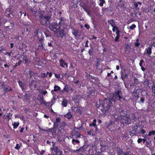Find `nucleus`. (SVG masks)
Segmentation results:
<instances>
[{"instance_id": "1", "label": "nucleus", "mask_w": 155, "mask_h": 155, "mask_svg": "<svg viewBox=\"0 0 155 155\" xmlns=\"http://www.w3.org/2000/svg\"><path fill=\"white\" fill-rule=\"evenodd\" d=\"M121 97V92L117 91V92H115L113 94V96L110 97L109 99H105L104 101V104H100L99 106L103 107L105 109V111H107L110 109L112 102H114L116 99L118 98L119 99H120Z\"/></svg>"}, {"instance_id": "2", "label": "nucleus", "mask_w": 155, "mask_h": 155, "mask_svg": "<svg viewBox=\"0 0 155 155\" xmlns=\"http://www.w3.org/2000/svg\"><path fill=\"white\" fill-rule=\"evenodd\" d=\"M122 114H121L120 117L116 118L115 116V118L117 120H120V122L122 124H130L131 121V119L129 118V115L127 113L125 114L124 111L123 110Z\"/></svg>"}, {"instance_id": "3", "label": "nucleus", "mask_w": 155, "mask_h": 155, "mask_svg": "<svg viewBox=\"0 0 155 155\" xmlns=\"http://www.w3.org/2000/svg\"><path fill=\"white\" fill-rule=\"evenodd\" d=\"M49 28L51 31H53L57 34V35H60L62 36L63 35V30L60 31L59 29L60 26L54 24L51 25Z\"/></svg>"}, {"instance_id": "4", "label": "nucleus", "mask_w": 155, "mask_h": 155, "mask_svg": "<svg viewBox=\"0 0 155 155\" xmlns=\"http://www.w3.org/2000/svg\"><path fill=\"white\" fill-rule=\"evenodd\" d=\"M52 150L55 152L54 154L55 155H61L62 154V151L59 150L57 147H53Z\"/></svg>"}, {"instance_id": "5", "label": "nucleus", "mask_w": 155, "mask_h": 155, "mask_svg": "<svg viewBox=\"0 0 155 155\" xmlns=\"http://www.w3.org/2000/svg\"><path fill=\"white\" fill-rule=\"evenodd\" d=\"M50 17L48 16H41V25H44L47 24L48 20L49 19Z\"/></svg>"}, {"instance_id": "6", "label": "nucleus", "mask_w": 155, "mask_h": 155, "mask_svg": "<svg viewBox=\"0 0 155 155\" xmlns=\"http://www.w3.org/2000/svg\"><path fill=\"white\" fill-rule=\"evenodd\" d=\"M59 62L61 66L63 67L64 68H68V65L67 63L65 62L62 59H60L59 60Z\"/></svg>"}, {"instance_id": "7", "label": "nucleus", "mask_w": 155, "mask_h": 155, "mask_svg": "<svg viewBox=\"0 0 155 155\" xmlns=\"http://www.w3.org/2000/svg\"><path fill=\"white\" fill-rule=\"evenodd\" d=\"M151 49L152 47H149L146 48L145 51V53H147L149 57H150V55L152 53Z\"/></svg>"}, {"instance_id": "8", "label": "nucleus", "mask_w": 155, "mask_h": 155, "mask_svg": "<svg viewBox=\"0 0 155 155\" xmlns=\"http://www.w3.org/2000/svg\"><path fill=\"white\" fill-rule=\"evenodd\" d=\"M18 83L20 86L22 88V90H25L26 86L25 83L21 82L20 81H19Z\"/></svg>"}, {"instance_id": "9", "label": "nucleus", "mask_w": 155, "mask_h": 155, "mask_svg": "<svg viewBox=\"0 0 155 155\" xmlns=\"http://www.w3.org/2000/svg\"><path fill=\"white\" fill-rule=\"evenodd\" d=\"M113 124V122L111 121L110 122V124H108L107 122H106L105 125L107 126V127L110 129V128H111L112 127H111V126H112Z\"/></svg>"}, {"instance_id": "10", "label": "nucleus", "mask_w": 155, "mask_h": 155, "mask_svg": "<svg viewBox=\"0 0 155 155\" xmlns=\"http://www.w3.org/2000/svg\"><path fill=\"white\" fill-rule=\"evenodd\" d=\"M60 119L59 117L57 118L56 121L54 122V125L56 126H58L60 123Z\"/></svg>"}, {"instance_id": "11", "label": "nucleus", "mask_w": 155, "mask_h": 155, "mask_svg": "<svg viewBox=\"0 0 155 155\" xmlns=\"http://www.w3.org/2000/svg\"><path fill=\"white\" fill-rule=\"evenodd\" d=\"M5 92H7L11 91L12 90L11 88L9 86H6L3 88Z\"/></svg>"}, {"instance_id": "12", "label": "nucleus", "mask_w": 155, "mask_h": 155, "mask_svg": "<svg viewBox=\"0 0 155 155\" xmlns=\"http://www.w3.org/2000/svg\"><path fill=\"white\" fill-rule=\"evenodd\" d=\"M64 117L69 119L71 118L72 115L70 112H68L64 115Z\"/></svg>"}, {"instance_id": "13", "label": "nucleus", "mask_w": 155, "mask_h": 155, "mask_svg": "<svg viewBox=\"0 0 155 155\" xmlns=\"http://www.w3.org/2000/svg\"><path fill=\"white\" fill-rule=\"evenodd\" d=\"M19 123L18 122H14L12 124L14 128H16L19 125Z\"/></svg>"}, {"instance_id": "14", "label": "nucleus", "mask_w": 155, "mask_h": 155, "mask_svg": "<svg viewBox=\"0 0 155 155\" xmlns=\"http://www.w3.org/2000/svg\"><path fill=\"white\" fill-rule=\"evenodd\" d=\"M54 91H58L59 90L60 88V87L59 86L56 85H55L54 86Z\"/></svg>"}, {"instance_id": "15", "label": "nucleus", "mask_w": 155, "mask_h": 155, "mask_svg": "<svg viewBox=\"0 0 155 155\" xmlns=\"http://www.w3.org/2000/svg\"><path fill=\"white\" fill-rule=\"evenodd\" d=\"M109 23L110 24L112 27H113L114 25V20H111L108 21Z\"/></svg>"}, {"instance_id": "16", "label": "nucleus", "mask_w": 155, "mask_h": 155, "mask_svg": "<svg viewBox=\"0 0 155 155\" xmlns=\"http://www.w3.org/2000/svg\"><path fill=\"white\" fill-rule=\"evenodd\" d=\"M140 44L139 43V40L137 39L136 40V42L135 43V46L136 47H138L139 46Z\"/></svg>"}, {"instance_id": "17", "label": "nucleus", "mask_w": 155, "mask_h": 155, "mask_svg": "<svg viewBox=\"0 0 155 155\" xmlns=\"http://www.w3.org/2000/svg\"><path fill=\"white\" fill-rule=\"evenodd\" d=\"M100 3L99 4V5L101 7H102L104 3L105 2V1L104 0H99Z\"/></svg>"}, {"instance_id": "18", "label": "nucleus", "mask_w": 155, "mask_h": 155, "mask_svg": "<svg viewBox=\"0 0 155 155\" xmlns=\"http://www.w3.org/2000/svg\"><path fill=\"white\" fill-rule=\"evenodd\" d=\"M151 45L154 47L155 46V38H154L151 41Z\"/></svg>"}, {"instance_id": "19", "label": "nucleus", "mask_w": 155, "mask_h": 155, "mask_svg": "<svg viewBox=\"0 0 155 155\" xmlns=\"http://www.w3.org/2000/svg\"><path fill=\"white\" fill-rule=\"evenodd\" d=\"M96 119L94 120L93 121V122L92 124H91L90 125L91 126L92 125L93 126H95L96 125Z\"/></svg>"}, {"instance_id": "20", "label": "nucleus", "mask_w": 155, "mask_h": 155, "mask_svg": "<svg viewBox=\"0 0 155 155\" xmlns=\"http://www.w3.org/2000/svg\"><path fill=\"white\" fill-rule=\"evenodd\" d=\"M72 143L74 144L75 145V143H79V142L78 140L73 139L72 140Z\"/></svg>"}, {"instance_id": "21", "label": "nucleus", "mask_w": 155, "mask_h": 155, "mask_svg": "<svg viewBox=\"0 0 155 155\" xmlns=\"http://www.w3.org/2000/svg\"><path fill=\"white\" fill-rule=\"evenodd\" d=\"M62 104L64 107H66L67 105V101H63L62 102Z\"/></svg>"}, {"instance_id": "22", "label": "nucleus", "mask_w": 155, "mask_h": 155, "mask_svg": "<svg viewBox=\"0 0 155 155\" xmlns=\"http://www.w3.org/2000/svg\"><path fill=\"white\" fill-rule=\"evenodd\" d=\"M72 33L73 35H74L75 37H76L78 36V32L75 30H74L73 31V32H72Z\"/></svg>"}, {"instance_id": "23", "label": "nucleus", "mask_w": 155, "mask_h": 155, "mask_svg": "<svg viewBox=\"0 0 155 155\" xmlns=\"http://www.w3.org/2000/svg\"><path fill=\"white\" fill-rule=\"evenodd\" d=\"M112 29V31L113 32L116 31L118 30V28L117 27L114 26Z\"/></svg>"}, {"instance_id": "24", "label": "nucleus", "mask_w": 155, "mask_h": 155, "mask_svg": "<svg viewBox=\"0 0 155 155\" xmlns=\"http://www.w3.org/2000/svg\"><path fill=\"white\" fill-rule=\"evenodd\" d=\"M39 31V30H36L35 31H34V33H35V34L34 35V36H36L38 35V32Z\"/></svg>"}, {"instance_id": "25", "label": "nucleus", "mask_w": 155, "mask_h": 155, "mask_svg": "<svg viewBox=\"0 0 155 155\" xmlns=\"http://www.w3.org/2000/svg\"><path fill=\"white\" fill-rule=\"evenodd\" d=\"M120 36L117 35V36L115 37V39H114L115 41H118Z\"/></svg>"}, {"instance_id": "26", "label": "nucleus", "mask_w": 155, "mask_h": 155, "mask_svg": "<svg viewBox=\"0 0 155 155\" xmlns=\"http://www.w3.org/2000/svg\"><path fill=\"white\" fill-rule=\"evenodd\" d=\"M136 27V26L134 24H133L132 25L130 26V28L131 29H134Z\"/></svg>"}, {"instance_id": "27", "label": "nucleus", "mask_w": 155, "mask_h": 155, "mask_svg": "<svg viewBox=\"0 0 155 155\" xmlns=\"http://www.w3.org/2000/svg\"><path fill=\"white\" fill-rule=\"evenodd\" d=\"M55 76L57 78H60L61 75L60 74H54Z\"/></svg>"}, {"instance_id": "28", "label": "nucleus", "mask_w": 155, "mask_h": 155, "mask_svg": "<svg viewBox=\"0 0 155 155\" xmlns=\"http://www.w3.org/2000/svg\"><path fill=\"white\" fill-rule=\"evenodd\" d=\"M20 148V146H19V145L18 144H17L16 146L15 147V148L16 149L19 150Z\"/></svg>"}, {"instance_id": "29", "label": "nucleus", "mask_w": 155, "mask_h": 155, "mask_svg": "<svg viewBox=\"0 0 155 155\" xmlns=\"http://www.w3.org/2000/svg\"><path fill=\"white\" fill-rule=\"evenodd\" d=\"M41 76L42 78L46 77H47V75L45 73H42L41 74Z\"/></svg>"}, {"instance_id": "30", "label": "nucleus", "mask_w": 155, "mask_h": 155, "mask_svg": "<svg viewBox=\"0 0 155 155\" xmlns=\"http://www.w3.org/2000/svg\"><path fill=\"white\" fill-rule=\"evenodd\" d=\"M120 32V31L119 30H117L116 31V33L117 34V36H120L119 33Z\"/></svg>"}, {"instance_id": "31", "label": "nucleus", "mask_w": 155, "mask_h": 155, "mask_svg": "<svg viewBox=\"0 0 155 155\" xmlns=\"http://www.w3.org/2000/svg\"><path fill=\"white\" fill-rule=\"evenodd\" d=\"M143 62H144V61L143 60H140V63H139L140 65V66H142V64H143Z\"/></svg>"}, {"instance_id": "32", "label": "nucleus", "mask_w": 155, "mask_h": 155, "mask_svg": "<svg viewBox=\"0 0 155 155\" xmlns=\"http://www.w3.org/2000/svg\"><path fill=\"white\" fill-rule=\"evenodd\" d=\"M142 141V139L140 138H139L137 140V142L138 143H141V142Z\"/></svg>"}, {"instance_id": "33", "label": "nucleus", "mask_w": 155, "mask_h": 155, "mask_svg": "<svg viewBox=\"0 0 155 155\" xmlns=\"http://www.w3.org/2000/svg\"><path fill=\"white\" fill-rule=\"evenodd\" d=\"M84 27L87 29H89L90 28L89 25L87 24L84 25Z\"/></svg>"}, {"instance_id": "34", "label": "nucleus", "mask_w": 155, "mask_h": 155, "mask_svg": "<svg viewBox=\"0 0 155 155\" xmlns=\"http://www.w3.org/2000/svg\"><path fill=\"white\" fill-rule=\"evenodd\" d=\"M134 6L137 9H138L139 8H137L138 7V4L137 3H135L134 4Z\"/></svg>"}, {"instance_id": "35", "label": "nucleus", "mask_w": 155, "mask_h": 155, "mask_svg": "<svg viewBox=\"0 0 155 155\" xmlns=\"http://www.w3.org/2000/svg\"><path fill=\"white\" fill-rule=\"evenodd\" d=\"M88 41H86V43H85V47H88Z\"/></svg>"}, {"instance_id": "36", "label": "nucleus", "mask_w": 155, "mask_h": 155, "mask_svg": "<svg viewBox=\"0 0 155 155\" xmlns=\"http://www.w3.org/2000/svg\"><path fill=\"white\" fill-rule=\"evenodd\" d=\"M11 53H8V52H6V53L5 54H7L8 55V56H10L11 55V53Z\"/></svg>"}, {"instance_id": "37", "label": "nucleus", "mask_w": 155, "mask_h": 155, "mask_svg": "<svg viewBox=\"0 0 155 155\" xmlns=\"http://www.w3.org/2000/svg\"><path fill=\"white\" fill-rule=\"evenodd\" d=\"M152 91L154 93H155V86L154 87H152Z\"/></svg>"}, {"instance_id": "38", "label": "nucleus", "mask_w": 155, "mask_h": 155, "mask_svg": "<svg viewBox=\"0 0 155 155\" xmlns=\"http://www.w3.org/2000/svg\"><path fill=\"white\" fill-rule=\"evenodd\" d=\"M141 133L143 134H144L145 133V131L143 129H142L141 130Z\"/></svg>"}, {"instance_id": "39", "label": "nucleus", "mask_w": 155, "mask_h": 155, "mask_svg": "<svg viewBox=\"0 0 155 155\" xmlns=\"http://www.w3.org/2000/svg\"><path fill=\"white\" fill-rule=\"evenodd\" d=\"M63 90L67 92H68V90L67 88H66L65 86V87L63 89Z\"/></svg>"}, {"instance_id": "40", "label": "nucleus", "mask_w": 155, "mask_h": 155, "mask_svg": "<svg viewBox=\"0 0 155 155\" xmlns=\"http://www.w3.org/2000/svg\"><path fill=\"white\" fill-rule=\"evenodd\" d=\"M45 152V151L44 150H42L41 152H40V154H41V155H42L43 154V153H44Z\"/></svg>"}, {"instance_id": "41", "label": "nucleus", "mask_w": 155, "mask_h": 155, "mask_svg": "<svg viewBox=\"0 0 155 155\" xmlns=\"http://www.w3.org/2000/svg\"><path fill=\"white\" fill-rule=\"evenodd\" d=\"M7 20L6 19H5L3 20V22L4 23H5L7 22Z\"/></svg>"}, {"instance_id": "42", "label": "nucleus", "mask_w": 155, "mask_h": 155, "mask_svg": "<svg viewBox=\"0 0 155 155\" xmlns=\"http://www.w3.org/2000/svg\"><path fill=\"white\" fill-rule=\"evenodd\" d=\"M47 92L46 91H44L43 92V94L44 95H45V94H46L47 93Z\"/></svg>"}, {"instance_id": "43", "label": "nucleus", "mask_w": 155, "mask_h": 155, "mask_svg": "<svg viewBox=\"0 0 155 155\" xmlns=\"http://www.w3.org/2000/svg\"><path fill=\"white\" fill-rule=\"evenodd\" d=\"M140 101L142 102L143 103V101H144V98H141L140 100Z\"/></svg>"}, {"instance_id": "44", "label": "nucleus", "mask_w": 155, "mask_h": 155, "mask_svg": "<svg viewBox=\"0 0 155 155\" xmlns=\"http://www.w3.org/2000/svg\"><path fill=\"white\" fill-rule=\"evenodd\" d=\"M22 63V61L21 60L19 61L18 62V65H20Z\"/></svg>"}, {"instance_id": "45", "label": "nucleus", "mask_w": 155, "mask_h": 155, "mask_svg": "<svg viewBox=\"0 0 155 155\" xmlns=\"http://www.w3.org/2000/svg\"><path fill=\"white\" fill-rule=\"evenodd\" d=\"M142 141H143V143H144L146 141V139L145 138L142 139Z\"/></svg>"}, {"instance_id": "46", "label": "nucleus", "mask_w": 155, "mask_h": 155, "mask_svg": "<svg viewBox=\"0 0 155 155\" xmlns=\"http://www.w3.org/2000/svg\"><path fill=\"white\" fill-rule=\"evenodd\" d=\"M151 134H155V130H153L151 131Z\"/></svg>"}, {"instance_id": "47", "label": "nucleus", "mask_w": 155, "mask_h": 155, "mask_svg": "<svg viewBox=\"0 0 155 155\" xmlns=\"http://www.w3.org/2000/svg\"><path fill=\"white\" fill-rule=\"evenodd\" d=\"M24 130V128H21L20 130V132H21V133H22L23 131Z\"/></svg>"}, {"instance_id": "48", "label": "nucleus", "mask_w": 155, "mask_h": 155, "mask_svg": "<svg viewBox=\"0 0 155 155\" xmlns=\"http://www.w3.org/2000/svg\"><path fill=\"white\" fill-rule=\"evenodd\" d=\"M23 59L25 61V62H27V60H26V57H25L24 56H23Z\"/></svg>"}, {"instance_id": "49", "label": "nucleus", "mask_w": 155, "mask_h": 155, "mask_svg": "<svg viewBox=\"0 0 155 155\" xmlns=\"http://www.w3.org/2000/svg\"><path fill=\"white\" fill-rule=\"evenodd\" d=\"M10 46L11 47V48H12L14 46V44L13 43H11L10 44Z\"/></svg>"}, {"instance_id": "50", "label": "nucleus", "mask_w": 155, "mask_h": 155, "mask_svg": "<svg viewBox=\"0 0 155 155\" xmlns=\"http://www.w3.org/2000/svg\"><path fill=\"white\" fill-rule=\"evenodd\" d=\"M141 67V68L142 70L143 71H144L145 70L143 66H142Z\"/></svg>"}, {"instance_id": "51", "label": "nucleus", "mask_w": 155, "mask_h": 155, "mask_svg": "<svg viewBox=\"0 0 155 155\" xmlns=\"http://www.w3.org/2000/svg\"><path fill=\"white\" fill-rule=\"evenodd\" d=\"M123 155H130L129 153L128 152H127L124 154Z\"/></svg>"}, {"instance_id": "52", "label": "nucleus", "mask_w": 155, "mask_h": 155, "mask_svg": "<svg viewBox=\"0 0 155 155\" xmlns=\"http://www.w3.org/2000/svg\"><path fill=\"white\" fill-rule=\"evenodd\" d=\"M116 69L117 70H119V66L117 65V66H116Z\"/></svg>"}, {"instance_id": "53", "label": "nucleus", "mask_w": 155, "mask_h": 155, "mask_svg": "<svg viewBox=\"0 0 155 155\" xmlns=\"http://www.w3.org/2000/svg\"><path fill=\"white\" fill-rule=\"evenodd\" d=\"M44 117L45 118H48L49 117H48V116H47V115H45Z\"/></svg>"}, {"instance_id": "54", "label": "nucleus", "mask_w": 155, "mask_h": 155, "mask_svg": "<svg viewBox=\"0 0 155 155\" xmlns=\"http://www.w3.org/2000/svg\"><path fill=\"white\" fill-rule=\"evenodd\" d=\"M87 133L88 134H89L90 135H91V131H87Z\"/></svg>"}, {"instance_id": "55", "label": "nucleus", "mask_w": 155, "mask_h": 155, "mask_svg": "<svg viewBox=\"0 0 155 155\" xmlns=\"http://www.w3.org/2000/svg\"><path fill=\"white\" fill-rule=\"evenodd\" d=\"M48 45L49 46H52V45L51 43H48Z\"/></svg>"}, {"instance_id": "56", "label": "nucleus", "mask_w": 155, "mask_h": 155, "mask_svg": "<svg viewBox=\"0 0 155 155\" xmlns=\"http://www.w3.org/2000/svg\"><path fill=\"white\" fill-rule=\"evenodd\" d=\"M98 122L99 123H101L102 122V121L101 120H98Z\"/></svg>"}, {"instance_id": "57", "label": "nucleus", "mask_w": 155, "mask_h": 155, "mask_svg": "<svg viewBox=\"0 0 155 155\" xmlns=\"http://www.w3.org/2000/svg\"><path fill=\"white\" fill-rule=\"evenodd\" d=\"M49 74V76L50 77V78L51 77L52 75V74L51 73H50Z\"/></svg>"}, {"instance_id": "58", "label": "nucleus", "mask_w": 155, "mask_h": 155, "mask_svg": "<svg viewBox=\"0 0 155 155\" xmlns=\"http://www.w3.org/2000/svg\"><path fill=\"white\" fill-rule=\"evenodd\" d=\"M151 134V132H150L148 134V135L149 136H150Z\"/></svg>"}, {"instance_id": "59", "label": "nucleus", "mask_w": 155, "mask_h": 155, "mask_svg": "<svg viewBox=\"0 0 155 155\" xmlns=\"http://www.w3.org/2000/svg\"><path fill=\"white\" fill-rule=\"evenodd\" d=\"M111 74V73H107V76L108 77Z\"/></svg>"}, {"instance_id": "60", "label": "nucleus", "mask_w": 155, "mask_h": 155, "mask_svg": "<svg viewBox=\"0 0 155 155\" xmlns=\"http://www.w3.org/2000/svg\"><path fill=\"white\" fill-rule=\"evenodd\" d=\"M4 66L5 67H9V66H8V65H7V64H4Z\"/></svg>"}, {"instance_id": "61", "label": "nucleus", "mask_w": 155, "mask_h": 155, "mask_svg": "<svg viewBox=\"0 0 155 155\" xmlns=\"http://www.w3.org/2000/svg\"><path fill=\"white\" fill-rule=\"evenodd\" d=\"M137 4H138L140 5H141V2H138Z\"/></svg>"}, {"instance_id": "62", "label": "nucleus", "mask_w": 155, "mask_h": 155, "mask_svg": "<svg viewBox=\"0 0 155 155\" xmlns=\"http://www.w3.org/2000/svg\"><path fill=\"white\" fill-rule=\"evenodd\" d=\"M18 63H16V64L15 65L14 67H16L18 65Z\"/></svg>"}, {"instance_id": "63", "label": "nucleus", "mask_w": 155, "mask_h": 155, "mask_svg": "<svg viewBox=\"0 0 155 155\" xmlns=\"http://www.w3.org/2000/svg\"><path fill=\"white\" fill-rule=\"evenodd\" d=\"M89 53L90 55H91V53L90 51H89Z\"/></svg>"}, {"instance_id": "64", "label": "nucleus", "mask_w": 155, "mask_h": 155, "mask_svg": "<svg viewBox=\"0 0 155 155\" xmlns=\"http://www.w3.org/2000/svg\"><path fill=\"white\" fill-rule=\"evenodd\" d=\"M114 78H115V79H117V76H116L115 77H114Z\"/></svg>"}]
</instances>
